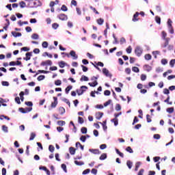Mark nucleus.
Wrapping results in <instances>:
<instances>
[{
	"mask_svg": "<svg viewBox=\"0 0 175 175\" xmlns=\"http://www.w3.org/2000/svg\"><path fill=\"white\" fill-rule=\"evenodd\" d=\"M167 36V34L165 33V31H162V39L165 41L164 43H163L161 46L162 49H165L166 46L169 45V42L171 40V38L166 37Z\"/></svg>",
	"mask_w": 175,
	"mask_h": 175,
	"instance_id": "obj_1",
	"label": "nucleus"
},
{
	"mask_svg": "<svg viewBox=\"0 0 175 175\" xmlns=\"http://www.w3.org/2000/svg\"><path fill=\"white\" fill-rule=\"evenodd\" d=\"M85 90H88V87L83 85L81 87H80V90H77V94H78V96H81L83 95V92H85Z\"/></svg>",
	"mask_w": 175,
	"mask_h": 175,
	"instance_id": "obj_2",
	"label": "nucleus"
},
{
	"mask_svg": "<svg viewBox=\"0 0 175 175\" xmlns=\"http://www.w3.org/2000/svg\"><path fill=\"white\" fill-rule=\"evenodd\" d=\"M18 111L22 113H27L32 111V107H26L25 109L20 107L18 108Z\"/></svg>",
	"mask_w": 175,
	"mask_h": 175,
	"instance_id": "obj_3",
	"label": "nucleus"
},
{
	"mask_svg": "<svg viewBox=\"0 0 175 175\" xmlns=\"http://www.w3.org/2000/svg\"><path fill=\"white\" fill-rule=\"evenodd\" d=\"M57 18H59L62 21H68V16L65 15L64 14H60L57 15Z\"/></svg>",
	"mask_w": 175,
	"mask_h": 175,
	"instance_id": "obj_4",
	"label": "nucleus"
},
{
	"mask_svg": "<svg viewBox=\"0 0 175 175\" xmlns=\"http://www.w3.org/2000/svg\"><path fill=\"white\" fill-rule=\"evenodd\" d=\"M69 55L72 57L73 60H77L78 59V55L76 54V52L75 51H70L69 53Z\"/></svg>",
	"mask_w": 175,
	"mask_h": 175,
	"instance_id": "obj_5",
	"label": "nucleus"
},
{
	"mask_svg": "<svg viewBox=\"0 0 175 175\" xmlns=\"http://www.w3.org/2000/svg\"><path fill=\"white\" fill-rule=\"evenodd\" d=\"M142 53H143V50H142V49L139 48V46L136 47L135 49L136 55H137V57H140V55H142Z\"/></svg>",
	"mask_w": 175,
	"mask_h": 175,
	"instance_id": "obj_6",
	"label": "nucleus"
},
{
	"mask_svg": "<svg viewBox=\"0 0 175 175\" xmlns=\"http://www.w3.org/2000/svg\"><path fill=\"white\" fill-rule=\"evenodd\" d=\"M51 66L53 65V62L51 60H46V62H42L40 64V66Z\"/></svg>",
	"mask_w": 175,
	"mask_h": 175,
	"instance_id": "obj_7",
	"label": "nucleus"
},
{
	"mask_svg": "<svg viewBox=\"0 0 175 175\" xmlns=\"http://www.w3.org/2000/svg\"><path fill=\"white\" fill-rule=\"evenodd\" d=\"M54 101L51 103V108H55L57 105V98L53 97Z\"/></svg>",
	"mask_w": 175,
	"mask_h": 175,
	"instance_id": "obj_8",
	"label": "nucleus"
},
{
	"mask_svg": "<svg viewBox=\"0 0 175 175\" xmlns=\"http://www.w3.org/2000/svg\"><path fill=\"white\" fill-rule=\"evenodd\" d=\"M89 152L94 154H100V152L98 149H89Z\"/></svg>",
	"mask_w": 175,
	"mask_h": 175,
	"instance_id": "obj_9",
	"label": "nucleus"
},
{
	"mask_svg": "<svg viewBox=\"0 0 175 175\" xmlns=\"http://www.w3.org/2000/svg\"><path fill=\"white\" fill-rule=\"evenodd\" d=\"M103 74L106 77H111V74H109V71L107 68H103Z\"/></svg>",
	"mask_w": 175,
	"mask_h": 175,
	"instance_id": "obj_10",
	"label": "nucleus"
},
{
	"mask_svg": "<svg viewBox=\"0 0 175 175\" xmlns=\"http://www.w3.org/2000/svg\"><path fill=\"white\" fill-rule=\"evenodd\" d=\"M103 115H104L103 112H97L95 115V118H96V120H100V118H102L103 117Z\"/></svg>",
	"mask_w": 175,
	"mask_h": 175,
	"instance_id": "obj_11",
	"label": "nucleus"
},
{
	"mask_svg": "<svg viewBox=\"0 0 175 175\" xmlns=\"http://www.w3.org/2000/svg\"><path fill=\"white\" fill-rule=\"evenodd\" d=\"M11 34L14 36V38H18L22 36L21 33H17L16 31H11Z\"/></svg>",
	"mask_w": 175,
	"mask_h": 175,
	"instance_id": "obj_12",
	"label": "nucleus"
},
{
	"mask_svg": "<svg viewBox=\"0 0 175 175\" xmlns=\"http://www.w3.org/2000/svg\"><path fill=\"white\" fill-rule=\"evenodd\" d=\"M26 57L24 58L26 61H29L31 59V57L32 56V53H26L25 54Z\"/></svg>",
	"mask_w": 175,
	"mask_h": 175,
	"instance_id": "obj_13",
	"label": "nucleus"
},
{
	"mask_svg": "<svg viewBox=\"0 0 175 175\" xmlns=\"http://www.w3.org/2000/svg\"><path fill=\"white\" fill-rule=\"evenodd\" d=\"M98 123H99L100 124H102V126H103V129L105 131H106L107 130V126H106V120H105L104 122H103V123L100 122H98Z\"/></svg>",
	"mask_w": 175,
	"mask_h": 175,
	"instance_id": "obj_14",
	"label": "nucleus"
},
{
	"mask_svg": "<svg viewBox=\"0 0 175 175\" xmlns=\"http://www.w3.org/2000/svg\"><path fill=\"white\" fill-rule=\"evenodd\" d=\"M139 16L138 12H135V14L133 16V22H137L138 21L137 17Z\"/></svg>",
	"mask_w": 175,
	"mask_h": 175,
	"instance_id": "obj_15",
	"label": "nucleus"
},
{
	"mask_svg": "<svg viewBox=\"0 0 175 175\" xmlns=\"http://www.w3.org/2000/svg\"><path fill=\"white\" fill-rule=\"evenodd\" d=\"M75 152H76V149H75V148L73 147L69 148V153H70L71 155H74Z\"/></svg>",
	"mask_w": 175,
	"mask_h": 175,
	"instance_id": "obj_16",
	"label": "nucleus"
},
{
	"mask_svg": "<svg viewBox=\"0 0 175 175\" xmlns=\"http://www.w3.org/2000/svg\"><path fill=\"white\" fill-rule=\"evenodd\" d=\"M74 163L77 166H83V165H85V163H83V161H75Z\"/></svg>",
	"mask_w": 175,
	"mask_h": 175,
	"instance_id": "obj_17",
	"label": "nucleus"
},
{
	"mask_svg": "<svg viewBox=\"0 0 175 175\" xmlns=\"http://www.w3.org/2000/svg\"><path fill=\"white\" fill-rule=\"evenodd\" d=\"M89 81V78H88V77H85V75H82L81 78H80V81L83 82V81Z\"/></svg>",
	"mask_w": 175,
	"mask_h": 175,
	"instance_id": "obj_18",
	"label": "nucleus"
},
{
	"mask_svg": "<svg viewBox=\"0 0 175 175\" xmlns=\"http://www.w3.org/2000/svg\"><path fill=\"white\" fill-rule=\"evenodd\" d=\"M106 159H107V154L106 153H103L102 155H100V161L105 160Z\"/></svg>",
	"mask_w": 175,
	"mask_h": 175,
	"instance_id": "obj_19",
	"label": "nucleus"
},
{
	"mask_svg": "<svg viewBox=\"0 0 175 175\" xmlns=\"http://www.w3.org/2000/svg\"><path fill=\"white\" fill-rule=\"evenodd\" d=\"M90 87L94 88L98 85V81H94L93 83H89Z\"/></svg>",
	"mask_w": 175,
	"mask_h": 175,
	"instance_id": "obj_20",
	"label": "nucleus"
},
{
	"mask_svg": "<svg viewBox=\"0 0 175 175\" xmlns=\"http://www.w3.org/2000/svg\"><path fill=\"white\" fill-rule=\"evenodd\" d=\"M72 85L67 86L66 89H65V93H66L68 94L70 92V90H72Z\"/></svg>",
	"mask_w": 175,
	"mask_h": 175,
	"instance_id": "obj_21",
	"label": "nucleus"
},
{
	"mask_svg": "<svg viewBox=\"0 0 175 175\" xmlns=\"http://www.w3.org/2000/svg\"><path fill=\"white\" fill-rule=\"evenodd\" d=\"M36 137V134H35V133H31V136L29 137V141L34 140Z\"/></svg>",
	"mask_w": 175,
	"mask_h": 175,
	"instance_id": "obj_22",
	"label": "nucleus"
},
{
	"mask_svg": "<svg viewBox=\"0 0 175 175\" xmlns=\"http://www.w3.org/2000/svg\"><path fill=\"white\" fill-rule=\"evenodd\" d=\"M96 22H97V24H98V25H102L103 23H104V19L98 18L97 19Z\"/></svg>",
	"mask_w": 175,
	"mask_h": 175,
	"instance_id": "obj_23",
	"label": "nucleus"
},
{
	"mask_svg": "<svg viewBox=\"0 0 175 175\" xmlns=\"http://www.w3.org/2000/svg\"><path fill=\"white\" fill-rule=\"evenodd\" d=\"M166 111L168 113H174V107H168L167 109H166Z\"/></svg>",
	"mask_w": 175,
	"mask_h": 175,
	"instance_id": "obj_24",
	"label": "nucleus"
},
{
	"mask_svg": "<svg viewBox=\"0 0 175 175\" xmlns=\"http://www.w3.org/2000/svg\"><path fill=\"white\" fill-rule=\"evenodd\" d=\"M59 113L60 115L64 114L65 113V109H64V107H59Z\"/></svg>",
	"mask_w": 175,
	"mask_h": 175,
	"instance_id": "obj_25",
	"label": "nucleus"
},
{
	"mask_svg": "<svg viewBox=\"0 0 175 175\" xmlns=\"http://www.w3.org/2000/svg\"><path fill=\"white\" fill-rule=\"evenodd\" d=\"M38 0H35L34 1H33V5H31V8H37L38 6V5L37 4V3H38Z\"/></svg>",
	"mask_w": 175,
	"mask_h": 175,
	"instance_id": "obj_26",
	"label": "nucleus"
},
{
	"mask_svg": "<svg viewBox=\"0 0 175 175\" xmlns=\"http://www.w3.org/2000/svg\"><path fill=\"white\" fill-rule=\"evenodd\" d=\"M38 38H39L38 34H37V33H33V34L31 35V39H33V40H38Z\"/></svg>",
	"mask_w": 175,
	"mask_h": 175,
	"instance_id": "obj_27",
	"label": "nucleus"
},
{
	"mask_svg": "<svg viewBox=\"0 0 175 175\" xmlns=\"http://www.w3.org/2000/svg\"><path fill=\"white\" fill-rule=\"evenodd\" d=\"M18 25H20V26H23V25H27V24H29V22H27V21L22 22L21 21H18Z\"/></svg>",
	"mask_w": 175,
	"mask_h": 175,
	"instance_id": "obj_28",
	"label": "nucleus"
},
{
	"mask_svg": "<svg viewBox=\"0 0 175 175\" xmlns=\"http://www.w3.org/2000/svg\"><path fill=\"white\" fill-rule=\"evenodd\" d=\"M116 152L119 154L120 157L123 158L124 154L122 152H121L118 149H116Z\"/></svg>",
	"mask_w": 175,
	"mask_h": 175,
	"instance_id": "obj_29",
	"label": "nucleus"
},
{
	"mask_svg": "<svg viewBox=\"0 0 175 175\" xmlns=\"http://www.w3.org/2000/svg\"><path fill=\"white\" fill-rule=\"evenodd\" d=\"M61 10L62 12H68V7H66L65 5H63L61 7Z\"/></svg>",
	"mask_w": 175,
	"mask_h": 175,
	"instance_id": "obj_30",
	"label": "nucleus"
},
{
	"mask_svg": "<svg viewBox=\"0 0 175 175\" xmlns=\"http://www.w3.org/2000/svg\"><path fill=\"white\" fill-rule=\"evenodd\" d=\"M25 105L27 106V107H33V103L32 101H26L25 103Z\"/></svg>",
	"mask_w": 175,
	"mask_h": 175,
	"instance_id": "obj_31",
	"label": "nucleus"
},
{
	"mask_svg": "<svg viewBox=\"0 0 175 175\" xmlns=\"http://www.w3.org/2000/svg\"><path fill=\"white\" fill-rule=\"evenodd\" d=\"M38 73H37L36 75H38L39 73L47 74V73H49V71L43 70H38Z\"/></svg>",
	"mask_w": 175,
	"mask_h": 175,
	"instance_id": "obj_32",
	"label": "nucleus"
},
{
	"mask_svg": "<svg viewBox=\"0 0 175 175\" xmlns=\"http://www.w3.org/2000/svg\"><path fill=\"white\" fill-rule=\"evenodd\" d=\"M144 67L145 68V70H147L148 72L151 70V66H149L148 64H145Z\"/></svg>",
	"mask_w": 175,
	"mask_h": 175,
	"instance_id": "obj_33",
	"label": "nucleus"
},
{
	"mask_svg": "<svg viewBox=\"0 0 175 175\" xmlns=\"http://www.w3.org/2000/svg\"><path fill=\"white\" fill-rule=\"evenodd\" d=\"M155 22H157V24H161V18L158 16H155Z\"/></svg>",
	"mask_w": 175,
	"mask_h": 175,
	"instance_id": "obj_34",
	"label": "nucleus"
},
{
	"mask_svg": "<svg viewBox=\"0 0 175 175\" xmlns=\"http://www.w3.org/2000/svg\"><path fill=\"white\" fill-rule=\"evenodd\" d=\"M147 77L146 76L145 74H142V75H140V80H142V81H144L146 79Z\"/></svg>",
	"mask_w": 175,
	"mask_h": 175,
	"instance_id": "obj_35",
	"label": "nucleus"
},
{
	"mask_svg": "<svg viewBox=\"0 0 175 175\" xmlns=\"http://www.w3.org/2000/svg\"><path fill=\"white\" fill-rule=\"evenodd\" d=\"M65 62H59V66L61 68H64L65 67Z\"/></svg>",
	"mask_w": 175,
	"mask_h": 175,
	"instance_id": "obj_36",
	"label": "nucleus"
},
{
	"mask_svg": "<svg viewBox=\"0 0 175 175\" xmlns=\"http://www.w3.org/2000/svg\"><path fill=\"white\" fill-rule=\"evenodd\" d=\"M132 165L133 163L130 161H126V165H127V167H129V169L132 168Z\"/></svg>",
	"mask_w": 175,
	"mask_h": 175,
	"instance_id": "obj_37",
	"label": "nucleus"
},
{
	"mask_svg": "<svg viewBox=\"0 0 175 175\" xmlns=\"http://www.w3.org/2000/svg\"><path fill=\"white\" fill-rule=\"evenodd\" d=\"M57 125H59L61 126L65 125V121H64V120L57 121Z\"/></svg>",
	"mask_w": 175,
	"mask_h": 175,
	"instance_id": "obj_38",
	"label": "nucleus"
},
{
	"mask_svg": "<svg viewBox=\"0 0 175 175\" xmlns=\"http://www.w3.org/2000/svg\"><path fill=\"white\" fill-rule=\"evenodd\" d=\"M111 122H113V124H115V126L118 125V119L117 118H113L111 120Z\"/></svg>",
	"mask_w": 175,
	"mask_h": 175,
	"instance_id": "obj_39",
	"label": "nucleus"
},
{
	"mask_svg": "<svg viewBox=\"0 0 175 175\" xmlns=\"http://www.w3.org/2000/svg\"><path fill=\"white\" fill-rule=\"evenodd\" d=\"M145 59L149 61L151 59V55L150 54H146L145 55Z\"/></svg>",
	"mask_w": 175,
	"mask_h": 175,
	"instance_id": "obj_40",
	"label": "nucleus"
},
{
	"mask_svg": "<svg viewBox=\"0 0 175 175\" xmlns=\"http://www.w3.org/2000/svg\"><path fill=\"white\" fill-rule=\"evenodd\" d=\"M132 70L135 73H138L139 72V69L135 66L132 68Z\"/></svg>",
	"mask_w": 175,
	"mask_h": 175,
	"instance_id": "obj_41",
	"label": "nucleus"
},
{
	"mask_svg": "<svg viewBox=\"0 0 175 175\" xmlns=\"http://www.w3.org/2000/svg\"><path fill=\"white\" fill-rule=\"evenodd\" d=\"M18 5H20V8H24L26 6V4L24 1H21L20 3H18Z\"/></svg>",
	"mask_w": 175,
	"mask_h": 175,
	"instance_id": "obj_42",
	"label": "nucleus"
},
{
	"mask_svg": "<svg viewBox=\"0 0 175 175\" xmlns=\"http://www.w3.org/2000/svg\"><path fill=\"white\" fill-rule=\"evenodd\" d=\"M49 151L50 152L53 153V152H55V146H53V145H50L49 146Z\"/></svg>",
	"mask_w": 175,
	"mask_h": 175,
	"instance_id": "obj_43",
	"label": "nucleus"
},
{
	"mask_svg": "<svg viewBox=\"0 0 175 175\" xmlns=\"http://www.w3.org/2000/svg\"><path fill=\"white\" fill-rule=\"evenodd\" d=\"M126 152H130L131 154L133 153V150L130 146L127 147L126 149H125Z\"/></svg>",
	"mask_w": 175,
	"mask_h": 175,
	"instance_id": "obj_44",
	"label": "nucleus"
},
{
	"mask_svg": "<svg viewBox=\"0 0 175 175\" xmlns=\"http://www.w3.org/2000/svg\"><path fill=\"white\" fill-rule=\"evenodd\" d=\"M54 84H55L56 86H59L62 83L61 80H56L55 82H54Z\"/></svg>",
	"mask_w": 175,
	"mask_h": 175,
	"instance_id": "obj_45",
	"label": "nucleus"
},
{
	"mask_svg": "<svg viewBox=\"0 0 175 175\" xmlns=\"http://www.w3.org/2000/svg\"><path fill=\"white\" fill-rule=\"evenodd\" d=\"M61 167L63 170H64L65 173L68 172V170H66V165L62 164Z\"/></svg>",
	"mask_w": 175,
	"mask_h": 175,
	"instance_id": "obj_46",
	"label": "nucleus"
},
{
	"mask_svg": "<svg viewBox=\"0 0 175 175\" xmlns=\"http://www.w3.org/2000/svg\"><path fill=\"white\" fill-rule=\"evenodd\" d=\"M44 79V75H39V77H37V80H38V81H42Z\"/></svg>",
	"mask_w": 175,
	"mask_h": 175,
	"instance_id": "obj_47",
	"label": "nucleus"
},
{
	"mask_svg": "<svg viewBox=\"0 0 175 175\" xmlns=\"http://www.w3.org/2000/svg\"><path fill=\"white\" fill-rule=\"evenodd\" d=\"M85 140H87V137L85 135L80 137V141L82 142H85Z\"/></svg>",
	"mask_w": 175,
	"mask_h": 175,
	"instance_id": "obj_48",
	"label": "nucleus"
},
{
	"mask_svg": "<svg viewBox=\"0 0 175 175\" xmlns=\"http://www.w3.org/2000/svg\"><path fill=\"white\" fill-rule=\"evenodd\" d=\"M78 146H79L81 150H83V149H84L83 146L81 144H80V142H77L76 143V147H78Z\"/></svg>",
	"mask_w": 175,
	"mask_h": 175,
	"instance_id": "obj_49",
	"label": "nucleus"
},
{
	"mask_svg": "<svg viewBox=\"0 0 175 175\" xmlns=\"http://www.w3.org/2000/svg\"><path fill=\"white\" fill-rule=\"evenodd\" d=\"M78 122L80 124H83V118L82 117H78Z\"/></svg>",
	"mask_w": 175,
	"mask_h": 175,
	"instance_id": "obj_50",
	"label": "nucleus"
},
{
	"mask_svg": "<svg viewBox=\"0 0 175 175\" xmlns=\"http://www.w3.org/2000/svg\"><path fill=\"white\" fill-rule=\"evenodd\" d=\"M91 173L92 174L96 175L98 174V170L93 168L91 170Z\"/></svg>",
	"mask_w": 175,
	"mask_h": 175,
	"instance_id": "obj_51",
	"label": "nucleus"
},
{
	"mask_svg": "<svg viewBox=\"0 0 175 175\" xmlns=\"http://www.w3.org/2000/svg\"><path fill=\"white\" fill-rule=\"evenodd\" d=\"M42 48H44V49H47V47H48V42H42Z\"/></svg>",
	"mask_w": 175,
	"mask_h": 175,
	"instance_id": "obj_52",
	"label": "nucleus"
},
{
	"mask_svg": "<svg viewBox=\"0 0 175 175\" xmlns=\"http://www.w3.org/2000/svg\"><path fill=\"white\" fill-rule=\"evenodd\" d=\"M170 67L173 68L174 65H175V59L170 60Z\"/></svg>",
	"mask_w": 175,
	"mask_h": 175,
	"instance_id": "obj_53",
	"label": "nucleus"
},
{
	"mask_svg": "<svg viewBox=\"0 0 175 175\" xmlns=\"http://www.w3.org/2000/svg\"><path fill=\"white\" fill-rule=\"evenodd\" d=\"M81 133L82 134H86L87 133V128L86 127H82L81 128Z\"/></svg>",
	"mask_w": 175,
	"mask_h": 175,
	"instance_id": "obj_54",
	"label": "nucleus"
},
{
	"mask_svg": "<svg viewBox=\"0 0 175 175\" xmlns=\"http://www.w3.org/2000/svg\"><path fill=\"white\" fill-rule=\"evenodd\" d=\"M111 103V100H108L106 103H104V107H106Z\"/></svg>",
	"mask_w": 175,
	"mask_h": 175,
	"instance_id": "obj_55",
	"label": "nucleus"
},
{
	"mask_svg": "<svg viewBox=\"0 0 175 175\" xmlns=\"http://www.w3.org/2000/svg\"><path fill=\"white\" fill-rule=\"evenodd\" d=\"M89 173H90V169H87V170H85V171H83L82 172V174L85 175V174H88Z\"/></svg>",
	"mask_w": 175,
	"mask_h": 175,
	"instance_id": "obj_56",
	"label": "nucleus"
},
{
	"mask_svg": "<svg viewBox=\"0 0 175 175\" xmlns=\"http://www.w3.org/2000/svg\"><path fill=\"white\" fill-rule=\"evenodd\" d=\"M140 164V162H137L135 163V171H138V168H139Z\"/></svg>",
	"mask_w": 175,
	"mask_h": 175,
	"instance_id": "obj_57",
	"label": "nucleus"
},
{
	"mask_svg": "<svg viewBox=\"0 0 175 175\" xmlns=\"http://www.w3.org/2000/svg\"><path fill=\"white\" fill-rule=\"evenodd\" d=\"M2 129H3V132L8 133V128L6 126H3Z\"/></svg>",
	"mask_w": 175,
	"mask_h": 175,
	"instance_id": "obj_58",
	"label": "nucleus"
},
{
	"mask_svg": "<svg viewBox=\"0 0 175 175\" xmlns=\"http://www.w3.org/2000/svg\"><path fill=\"white\" fill-rule=\"evenodd\" d=\"M1 85L9 86V83L8 81H1Z\"/></svg>",
	"mask_w": 175,
	"mask_h": 175,
	"instance_id": "obj_59",
	"label": "nucleus"
},
{
	"mask_svg": "<svg viewBox=\"0 0 175 175\" xmlns=\"http://www.w3.org/2000/svg\"><path fill=\"white\" fill-rule=\"evenodd\" d=\"M126 42V41H125V38H121V39H120V44H124Z\"/></svg>",
	"mask_w": 175,
	"mask_h": 175,
	"instance_id": "obj_60",
	"label": "nucleus"
},
{
	"mask_svg": "<svg viewBox=\"0 0 175 175\" xmlns=\"http://www.w3.org/2000/svg\"><path fill=\"white\" fill-rule=\"evenodd\" d=\"M161 63L163 64V65H166L167 64V60L165 59H163L162 60H161Z\"/></svg>",
	"mask_w": 175,
	"mask_h": 175,
	"instance_id": "obj_61",
	"label": "nucleus"
},
{
	"mask_svg": "<svg viewBox=\"0 0 175 175\" xmlns=\"http://www.w3.org/2000/svg\"><path fill=\"white\" fill-rule=\"evenodd\" d=\"M14 101H16V103H18V105L21 103L19 97H16V98H14Z\"/></svg>",
	"mask_w": 175,
	"mask_h": 175,
	"instance_id": "obj_62",
	"label": "nucleus"
},
{
	"mask_svg": "<svg viewBox=\"0 0 175 175\" xmlns=\"http://www.w3.org/2000/svg\"><path fill=\"white\" fill-rule=\"evenodd\" d=\"M81 68H82V71H83L85 72L88 71V67H86L83 65H81Z\"/></svg>",
	"mask_w": 175,
	"mask_h": 175,
	"instance_id": "obj_63",
	"label": "nucleus"
},
{
	"mask_svg": "<svg viewBox=\"0 0 175 175\" xmlns=\"http://www.w3.org/2000/svg\"><path fill=\"white\" fill-rule=\"evenodd\" d=\"M104 95L105 96H109L110 95V91L109 90H105Z\"/></svg>",
	"mask_w": 175,
	"mask_h": 175,
	"instance_id": "obj_64",
	"label": "nucleus"
}]
</instances>
